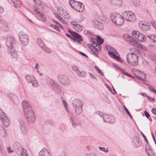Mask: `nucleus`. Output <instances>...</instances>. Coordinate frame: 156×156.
Wrapping results in <instances>:
<instances>
[{
    "label": "nucleus",
    "mask_w": 156,
    "mask_h": 156,
    "mask_svg": "<svg viewBox=\"0 0 156 156\" xmlns=\"http://www.w3.org/2000/svg\"><path fill=\"white\" fill-rule=\"evenodd\" d=\"M138 24L140 28L144 31H147L151 29V25L148 22L145 21H140Z\"/></svg>",
    "instance_id": "12"
},
{
    "label": "nucleus",
    "mask_w": 156,
    "mask_h": 156,
    "mask_svg": "<svg viewBox=\"0 0 156 156\" xmlns=\"http://www.w3.org/2000/svg\"><path fill=\"white\" fill-rule=\"evenodd\" d=\"M95 69L97 70L98 73H99L101 75L103 76V74L101 72L100 69L97 66H95Z\"/></svg>",
    "instance_id": "51"
},
{
    "label": "nucleus",
    "mask_w": 156,
    "mask_h": 156,
    "mask_svg": "<svg viewBox=\"0 0 156 156\" xmlns=\"http://www.w3.org/2000/svg\"><path fill=\"white\" fill-rule=\"evenodd\" d=\"M99 149L100 150L103 151V152L105 153H107L108 151V149L107 148H105L103 147H99Z\"/></svg>",
    "instance_id": "49"
},
{
    "label": "nucleus",
    "mask_w": 156,
    "mask_h": 156,
    "mask_svg": "<svg viewBox=\"0 0 156 156\" xmlns=\"http://www.w3.org/2000/svg\"><path fill=\"white\" fill-rule=\"evenodd\" d=\"M94 40H95L100 45L103 43L104 41L103 40L98 36H97V39L96 38L94 39Z\"/></svg>",
    "instance_id": "37"
},
{
    "label": "nucleus",
    "mask_w": 156,
    "mask_h": 156,
    "mask_svg": "<svg viewBox=\"0 0 156 156\" xmlns=\"http://www.w3.org/2000/svg\"><path fill=\"white\" fill-rule=\"evenodd\" d=\"M5 44L8 48V52L13 58L18 56V51L16 50V43L13 37H9L6 39Z\"/></svg>",
    "instance_id": "2"
},
{
    "label": "nucleus",
    "mask_w": 156,
    "mask_h": 156,
    "mask_svg": "<svg viewBox=\"0 0 156 156\" xmlns=\"http://www.w3.org/2000/svg\"><path fill=\"white\" fill-rule=\"evenodd\" d=\"M132 34L133 37L136 39L137 36L140 34V32L138 31L134 30L132 31Z\"/></svg>",
    "instance_id": "40"
},
{
    "label": "nucleus",
    "mask_w": 156,
    "mask_h": 156,
    "mask_svg": "<svg viewBox=\"0 0 156 156\" xmlns=\"http://www.w3.org/2000/svg\"><path fill=\"white\" fill-rule=\"evenodd\" d=\"M133 46L135 47L140 48L144 51H147V48L146 47L143 46L141 44L137 42V41L135 43Z\"/></svg>",
    "instance_id": "26"
},
{
    "label": "nucleus",
    "mask_w": 156,
    "mask_h": 156,
    "mask_svg": "<svg viewBox=\"0 0 156 156\" xmlns=\"http://www.w3.org/2000/svg\"><path fill=\"white\" fill-rule=\"evenodd\" d=\"M77 75L79 77H83L85 76L86 75V73L84 71L80 72L79 70L77 73Z\"/></svg>",
    "instance_id": "38"
},
{
    "label": "nucleus",
    "mask_w": 156,
    "mask_h": 156,
    "mask_svg": "<svg viewBox=\"0 0 156 156\" xmlns=\"http://www.w3.org/2000/svg\"><path fill=\"white\" fill-rule=\"evenodd\" d=\"M0 28L5 31H7L9 30V27L8 23L6 21L2 19L0 17Z\"/></svg>",
    "instance_id": "16"
},
{
    "label": "nucleus",
    "mask_w": 156,
    "mask_h": 156,
    "mask_svg": "<svg viewBox=\"0 0 156 156\" xmlns=\"http://www.w3.org/2000/svg\"><path fill=\"white\" fill-rule=\"evenodd\" d=\"M124 109H125L126 112L127 113V114L130 117V118L131 119H132V117L130 113H129V111H128L127 109L125 107V106H124Z\"/></svg>",
    "instance_id": "54"
},
{
    "label": "nucleus",
    "mask_w": 156,
    "mask_h": 156,
    "mask_svg": "<svg viewBox=\"0 0 156 156\" xmlns=\"http://www.w3.org/2000/svg\"><path fill=\"white\" fill-rule=\"evenodd\" d=\"M101 97L102 100L108 104L111 103V101L108 99V97L104 94L102 95Z\"/></svg>",
    "instance_id": "32"
},
{
    "label": "nucleus",
    "mask_w": 156,
    "mask_h": 156,
    "mask_svg": "<svg viewBox=\"0 0 156 156\" xmlns=\"http://www.w3.org/2000/svg\"><path fill=\"white\" fill-rule=\"evenodd\" d=\"M72 69L74 72H75L76 73H77L79 70H78V67L76 66H74L72 67Z\"/></svg>",
    "instance_id": "48"
},
{
    "label": "nucleus",
    "mask_w": 156,
    "mask_h": 156,
    "mask_svg": "<svg viewBox=\"0 0 156 156\" xmlns=\"http://www.w3.org/2000/svg\"><path fill=\"white\" fill-rule=\"evenodd\" d=\"M18 121L19 123L20 128L25 126L24 122L22 119H19Z\"/></svg>",
    "instance_id": "42"
},
{
    "label": "nucleus",
    "mask_w": 156,
    "mask_h": 156,
    "mask_svg": "<svg viewBox=\"0 0 156 156\" xmlns=\"http://www.w3.org/2000/svg\"><path fill=\"white\" fill-rule=\"evenodd\" d=\"M144 113L145 116L147 118H149V117L150 116V114L147 112L146 111H145L144 112Z\"/></svg>",
    "instance_id": "57"
},
{
    "label": "nucleus",
    "mask_w": 156,
    "mask_h": 156,
    "mask_svg": "<svg viewBox=\"0 0 156 156\" xmlns=\"http://www.w3.org/2000/svg\"><path fill=\"white\" fill-rule=\"evenodd\" d=\"M57 80L59 83L64 86H68L71 83V81L69 77L64 74H60L57 76Z\"/></svg>",
    "instance_id": "6"
},
{
    "label": "nucleus",
    "mask_w": 156,
    "mask_h": 156,
    "mask_svg": "<svg viewBox=\"0 0 156 156\" xmlns=\"http://www.w3.org/2000/svg\"><path fill=\"white\" fill-rule=\"evenodd\" d=\"M136 39L139 41L143 42L146 41V37L144 34L140 32V34H139L138 36H137Z\"/></svg>",
    "instance_id": "24"
},
{
    "label": "nucleus",
    "mask_w": 156,
    "mask_h": 156,
    "mask_svg": "<svg viewBox=\"0 0 156 156\" xmlns=\"http://www.w3.org/2000/svg\"><path fill=\"white\" fill-rule=\"evenodd\" d=\"M42 48L44 51L48 53H50L51 52V50L47 47L45 45L43 46V47H42Z\"/></svg>",
    "instance_id": "41"
},
{
    "label": "nucleus",
    "mask_w": 156,
    "mask_h": 156,
    "mask_svg": "<svg viewBox=\"0 0 156 156\" xmlns=\"http://www.w3.org/2000/svg\"><path fill=\"white\" fill-rule=\"evenodd\" d=\"M58 20L62 22L63 24L65 25L66 26L67 25V23L64 19H63L62 17H58Z\"/></svg>",
    "instance_id": "46"
},
{
    "label": "nucleus",
    "mask_w": 156,
    "mask_h": 156,
    "mask_svg": "<svg viewBox=\"0 0 156 156\" xmlns=\"http://www.w3.org/2000/svg\"><path fill=\"white\" fill-rule=\"evenodd\" d=\"M35 3L38 5H39L41 4V2L39 0H34Z\"/></svg>",
    "instance_id": "63"
},
{
    "label": "nucleus",
    "mask_w": 156,
    "mask_h": 156,
    "mask_svg": "<svg viewBox=\"0 0 156 156\" xmlns=\"http://www.w3.org/2000/svg\"><path fill=\"white\" fill-rule=\"evenodd\" d=\"M111 57L113 58L116 60L118 61H119V57L117 56L115 54V53H112L109 54Z\"/></svg>",
    "instance_id": "47"
},
{
    "label": "nucleus",
    "mask_w": 156,
    "mask_h": 156,
    "mask_svg": "<svg viewBox=\"0 0 156 156\" xmlns=\"http://www.w3.org/2000/svg\"><path fill=\"white\" fill-rule=\"evenodd\" d=\"M24 113L27 122L30 123H34L36 117L30 104L26 100L23 101L22 103Z\"/></svg>",
    "instance_id": "1"
},
{
    "label": "nucleus",
    "mask_w": 156,
    "mask_h": 156,
    "mask_svg": "<svg viewBox=\"0 0 156 156\" xmlns=\"http://www.w3.org/2000/svg\"><path fill=\"white\" fill-rule=\"evenodd\" d=\"M94 46H93V45L91 44V46L89 47L93 51H95V48L94 47Z\"/></svg>",
    "instance_id": "60"
},
{
    "label": "nucleus",
    "mask_w": 156,
    "mask_h": 156,
    "mask_svg": "<svg viewBox=\"0 0 156 156\" xmlns=\"http://www.w3.org/2000/svg\"><path fill=\"white\" fill-rule=\"evenodd\" d=\"M34 12L37 16H38L39 15H40V14L41 13L40 12L38 11L36 9L34 10Z\"/></svg>",
    "instance_id": "52"
},
{
    "label": "nucleus",
    "mask_w": 156,
    "mask_h": 156,
    "mask_svg": "<svg viewBox=\"0 0 156 156\" xmlns=\"http://www.w3.org/2000/svg\"><path fill=\"white\" fill-rule=\"evenodd\" d=\"M133 142L135 143V146L136 147H140L141 145V143L139 141V139L138 137L134 138L133 140Z\"/></svg>",
    "instance_id": "27"
},
{
    "label": "nucleus",
    "mask_w": 156,
    "mask_h": 156,
    "mask_svg": "<svg viewBox=\"0 0 156 156\" xmlns=\"http://www.w3.org/2000/svg\"><path fill=\"white\" fill-rule=\"evenodd\" d=\"M133 142L135 143V146L136 147H140L141 145V143L139 141V139L138 137L134 138L133 140Z\"/></svg>",
    "instance_id": "28"
},
{
    "label": "nucleus",
    "mask_w": 156,
    "mask_h": 156,
    "mask_svg": "<svg viewBox=\"0 0 156 156\" xmlns=\"http://www.w3.org/2000/svg\"><path fill=\"white\" fill-rule=\"evenodd\" d=\"M93 24L94 25L95 28L99 30H102L104 27L101 21H99L97 20H94L92 21Z\"/></svg>",
    "instance_id": "18"
},
{
    "label": "nucleus",
    "mask_w": 156,
    "mask_h": 156,
    "mask_svg": "<svg viewBox=\"0 0 156 156\" xmlns=\"http://www.w3.org/2000/svg\"><path fill=\"white\" fill-rule=\"evenodd\" d=\"M89 75L92 78L95 79V80H97V78L95 77V76L93 74H92L91 73H89Z\"/></svg>",
    "instance_id": "64"
},
{
    "label": "nucleus",
    "mask_w": 156,
    "mask_h": 156,
    "mask_svg": "<svg viewBox=\"0 0 156 156\" xmlns=\"http://www.w3.org/2000/svg\"><path fill=\"white\" fill-rule=\"evenodd\" d=\"M73 37L74 38H72V40L80 44H81V42L83 40L82 36L76 32H74Z\"/></svg>",
    "instance_id": "17"
},
{
    "label": "nucleus",
    "mask_w": 156,
    "mask_h": 156,
    "mask_svg": "<svg viewBox=\"0 0 156 156\" xmlns=\"http://www.w3.org/2000/svg\"><path fill=\"white\" fill-rule=\"evenodd\" d=\"M53 85L52 86H51L53 90H55L57 89L58 86H57V85L54 83L53 84Z\"/></svg>",
    "instance_id": "55"
},
{
    "label": "nucleus",
    "mask_w": 156,
    "mask_h": 156,
    "mask_svg": "<svg viewBox=\"0 0 156 156\" xmlns=\"http://www.w3.org/2000/svg\"><path fill=\"white\" fill-rule=\"evenodd\" d=\"M20 129L21 130L22 133L23 134L25 135L27 133V128L25 125L24 126L20 127Z\"/></svg>",
    "instance_id": "39"
},
{
    "label": "nucleus",
    "mask_w": 156,
    "mask_h": 156,
    "mask_svg": "<svg viewBox=\"0 0 156 156\" xmlns=\"http://www.w3.org/2000/svg\"><path fill=\"white\" fill-rule=\"evenodd\" d=\"M140 75H138V79L142 81H144L146 79L145 75L143 72H140Z\"/></svg>",
    "instance_id": "33"
},
{
    "label": "nucleus",
    "mask_w": 156,
    "mask_h": 156,
    "mask_svg": "<svg viewBox=\"0 0 156 156\" xmlns=\"http://www.w3.org/2000/svg\"><path fill=\"white\" fill-rule=\"evenodd\" d=\"M103 119L105 122L113 123L115 122V117L110 115L104 114Z\"/></svg>",
    "instance_id": "13"
},
{
    "label": "nucleus",
    "mask_w": 156,
    "mask_h": 156,
    "mask_svg": "<svg viewBox=\"0 0 156 156\" xmlns=\"http://www.w3.org/2000/svg\"><path fill=\"white\" fill-rule=\"evenodd\" d=\"M0 135L3 138H5L7 136L6 131L3 127L0 125Z\"/></svg>",
    "instance_id": "25"
},
{
    "label": "nucleus",
    "mask_w": 156,
    "mask_h": 156,
    "mask_svg": "<svg viewBox=\"0 0 156 156\" xmlns=\"http://www.w3.org/2000/svg\"><path fill=\"white\" fill-rule=\"evenodd\" d=\"M109 1L112 4L114 5L119 4L122 2V0H109Z\"/></svg>",
    "instance_id": "31"
},
{
    "label": "nucleus",
    "mask_w": 156,
    "mask_h": 156,
    "mask_svg": "<svg viewBox=\"0 0 156 156\" xmlns=\"http://www.w3.org/2000/svg\"><path fill=\"white\" fill-rule=\"evenodd\" d=\"M109 49H110V50L108 52L109 54L115 53L116 51V50L112 47H109Z\"/></svg>",
    "instance_id": "45"
},
{
    "label": "nucleus",
    "mask_w": 156,
    "mask_h": 156,
    "mask_svg": "<svg viewBox=\"0 0 156 156\" xmlns=\"http://www.w3.org/2000/svg\"><path fill=\"white\" fill-rule=\"evenodd\" d=\"M83 102L79 99H75L73 102V106L75 109V113L77 115H80L83 112Z\"/></svg>",
    "instance_id": "3"
},
{
    "label": "nucleus",
    "mask_w": 156,
    "mask_h": 156,
    "mask_svg": "<svg viewBox=\"0 0 156 156\" xmlns=\"http://www.w3.org/2000/svg\"><path fill=\"white\" fill-rule=\"evenodd\" d=\"M69 119L72 126L73 127H75L80 124V122L72 117H70Z\"/></svg>",
    "instance_id": "20"
},
{
    "label": "nucleus",
    "mask_w": 156,
    "mask_h": 156,
    "mask_svg": "<svg viewBox=\"0 0 156 156\" xmlns=\"http://www.w3.org/2000/svg\"><path fill=\"white\" fill-rule=\"evenodd\" d=\"M57 11L59 14L64 17L65 18L68 19L69 18V16L68 14V13H67L62 8H58Z\"/></svg>",
    "instance_id": "21"
},
{
    "label": "nucleus",
    "mask_w": 156,
    "mask_h": 156,
    "mask_svg": "<svg viewBox=\"0 0 156 156\" xmlns=\"http://www.w3.org/2000/svg\"><path fill=\"white\" fill-rule=\"evenodd\" d=\"M91 42V44L94 46V47L96 48L95 49V51H93L92 52L93 54L96 55L97 57H98V54L99 53V51H100L101 48V45L99 44V43L97 42L95 40H94V39L93 38H92L90 40Z\"/></svg>",
    "instance_id": "10"
},
{
    "label": "nucleus",
    "mask_w": 156,
    "mask_h": 156,
    "mask_svg": "<svg viewBox=\"0 0 156 156\" xmlns=\"http://www.w3.org/2000/svg\"><path fill=\"white\" fill-rule=\"evenodd\" d=\"M151 112L152 113L156 115V108H153L151 109Z\"/></svg>",
    "instance_id": "61"
},
{
    "label": "nucleus",
    "mask_w": 156,
    "mask_h": 156,
    "mask_svg": "<svg viewBox=\"0 0 156 156\" xmlns=\"http://www.w3.org/2000/svg\"><path fill=\"white\" fill-rule=\"evenodd\" d=\"M123 17L127 21H133L135 20V15L131 12L125 11L122 14Z\"/></svg>",
    "instance_id": "8"
},
{
    "label": "nucleus",
    "mask_w": 156,
    "mask_h": 156,
    "mask_svg": "<svg viewBox=\"0 0 156 156\" xmlns=\"http://www.w3.org/2000/svg\"><path fill=\"white\" fill-rule=\"evenodd\" d=\"M46 82L48 84L51 86H52L54 83V80L50 78H48L46 79Z\"/></svg>",
    "instance_id": "34"
},
{
    "label": "nucleus",
    "mask_w": 156,
    "mask_h": 156,
    "mask_svg": "<svg viewBox=\"0 0 156 156\" xmlns=\"http://www.w3.org/2000/svg\"><path fill=\"white\" fill-rule=\"evenodd\" d=\"M96 114L98 115H99L100 117H102L103 119V116H104V115L103 113L101 112H100L99 111H98L96 112Z\"/></svg>",
    "instance_id": "50"
},
{
    "label": "nucleus",
    "mask_w": 156,
    "mask_h": 156,
    "mask_svg": "<svg viewBox=\"0 0 156 156\" xmlns=\"http://www.w3.org/2000/svg\"><path fill=\"white\" fill-rule=\"evenodd\" d=\"M77 2L74 0H70L69 1V4L71 7L73 9L75 5L77 3Z\"/></svg>",
    "instance_id": "35"
},
{
    "label": "nucleus",
    "mask_w": 156,
    "mask_h": 156,
    "mask_svg": "<svg viewBox=\"0 0 156 156\" xmlns=\"http://www.w3.org/2000/svg\"><path fill=\"white\" fill-rule=\"evenodd\" d=\"M50 153L48 150L44 147L39 152L38 156H50Z\"/></svg>",
    "instance_id": "19"
},
{
    "label": "nucleus",
    "mask_w": 156,
    "mask_h": 156,
    "mask_svg": "<svg viewBox=\"0 0 156 156\" xmlns=\"http://www.w3.org/2000/svg\"><path fill=\"white\" fill-rule=\"evenodd\" d=\"M149 89L151 91L153 92V93L156 94V89L154 88L153 87H149Z\"/></svg>",
    "instance_id": "53"
},
{
    "label": "nucleus",
    "mask_w": 156,
    "mask_h": 156,
    "mask_svg": "<svg viewBox=\"0 0 156 156\" xmlns=\"http://www.w3.org/2000/svg\"><path fill=\"white\" fill-rule=\"evenodd\" d=\"M70 24L72 25H73V27H74L76 25H77L78 24L75 21H72L70 22Z\"/></svg>",
    "instance_id": "56"
},
{
    "label": "nucleus",
    "mask_w": 156,
    "mask_h": 156,
    "mask_svg": "<svg viewBox=\"0 0 156 156\" xmlns=\"http://www.w3.org/2000/svg\"><path fill=\"white\" fill-rule=\"evenodd\" d=\"M25 79L28 83H31L33 87H37L38 86L37 81L34 76L27 75L25 76Z\"/></svg>",
    "instance_id": "9"
},
{
    "label": "nucleus",
    "mask_w": 156,
    "mask_h": 156,
    "mask_svg": "<svg viewBox=\"0 0 156 156\" xmlns=\"http://www.w3.org/2000/svg\"><path fill=\"white\" fill-rule=\"evenodd\" d=\"M73 9L78 12H82L84 10V5L81 2H78L75 5Z\"/></svg>",
    "instance_id": "14"
},
{
    "label": "nucleus",
    "mask_w": 156,
    "mask_h": 156,
    "mask_svg": "<svg viewBox=\"0 0 156 156\" xmlns=\"http://www.w3.org/2000/svg\"><path fill=\"white\" fill-rule=\"evenodd\" d=\"M19 37L20 41L23 46H25L28 45L29 40L27 34L21 31L19 33Z\"/></svg>",
    "instance_id": "7"
},
{
    "label": "nucleus",
    "mask_w": 156,
    "mask_h": 156,
    "mask_svg": "<svg viewBox=\"0 0 156 156\" xmlns=\"http://www.w3.org/2000/svg\"><path fill=\"white\" fill-rule=\"evenodd\" d=\"M153 151H152L150 152L148 151V152H147V154L149 156H154V154Z\"/></svg>",
    "instance_id": "58"
},
{
    "label": "nucleus",
    "mask_w": 156,
    "mask_h": 156,
    "mask_svg": "<svg viewBox=\"0 0 156 156\" xmlns=\"http://www.w3.org/2000/svg\"><path fill=\"white\" fill-rule=\"evenodd\" d=\"M138 56L133 53H129L126 56L127 62L131 65L135 66L138 65Z\"/></svg>",
    "instance_id": "4"
},
{
    "label": "nucleus",
    "mask_w": 156,
    "mask_h": 156,
    "mask_svg": "<svg viewBox=\"0 0 156 156\" xmlns=\"http://www.w3.org/2000/svg\"><path fill=\"white\" fill-rule=\"evenodd\" d=\"M147 37L152 41L153 43L156 44V35L151 34L147 36Z\"/></svg>",
    "instance_id": "30"
},
{
    "label": "nucleus",
    "mask_w": 156,
    "mask_h": 156,
    "mask_svg": "<svg viewBox=\"0 0 156 156\" xmlns=\"http://www.w3.org/2000/svg\"><path fill=\"white\" fill-rule=\"evenodd\" d=\"M43 22H45L46 21V19L45 16L41 13L40 14V15H39L38 16Z\"/></svg>",
    "instance_id": "43"
},
{
    "label": "nucleus",
    "mask_w": 156,
    "mask_h": 156,
    "mask_svg": "<svg viewBox=\"0 0 156 156\" xmlns=\"http://www.w3.org/2000/svg\"><path fill=\"white\" fill-rule=\"evenodd\" d=\"M19 151V153H16L18 156H29L27 150L23 147Z\"/></svg>",
    "instance_id": "23"
},
{
    "label": "nucleus",
    "mask_w": 156,
    "mask_h": 156,
    "mask_svg": "<svg viewBox=\"0 0 156 156\" xmlns=\"http://www.w3.org/2000/svg\"><path fill=\"white\" fill-rule=\"evenodd\" d=\"M13 147L16 153H19V151L23 148L20 144L18 142H16L14 144Z\"/></svg>",
    "instance_id": "22"
},
{
    "label": "nucleus",
    "mask_w": 156,
    "mask_h": 156,
    "mask_svg": "<svg viewBox=\"0 0 156 156\" xmlns=\"http://www.w3.org/2000/svg\"><path fill=\"white\" fill-rule=\"evenodd\" d=\"M113 22L118 26H121L124 22V19L123 16H121L118 13L112 14L110 16Z\"/></svg>",
    "instance_id": "5"
},
{
    "label": "nucleus",
    "mask_w": 156,
    "mask_h": 156,
    "mask_svg": "<svg viewBox=\"0 0 156 156\" xmlns=\"http://www.w3.org/2000/svg\"><path fill=\"white\" fill-rule=\"evenodd\" d=\"M63 105L65 107H67L68 104H67V102L66 101L63 100Z\"/></svg>",
    "instance_id": "62"
},
{
    "label": "nucleus",
    "mask_w": 156,
    "mask_h": 156,
    "mask_svg": "<svg viewBox=\"0 0 156 156\" xmlns=\"http://www.w3.org/2000/svg\"><path fill=\"white\" fill-rule=\"evenodd\" d=\"M73 28L75 30L77 31L78 32H80L81 31L83 30V27L82 26L80 25L77 24Z\"/></svg>",
    "instance_id": "29"
},
{
    "label": "nucleus",
    "mask_w": 156,
    "mask_h": 156,
    "mask_svg": "<svg viewBox=\"0 0 156 156\" xmlns=\"http://www.w3.org/2000/svg\"><path fill=\"white\" fill-rule=\"evenodd\" d=\"M0 118L3 124L6 127L9 125V121L5 114L2 110L0 111Z\"/></svg>",
    "instance_id": "11"
},
{
    "label": "nucleus",
    "mask_w": 156,
    "mask_h": 156,
    "mask_svg": "<svg viewBox=\"0 0 156 156\" xmlns=\"http://www.w3.org/2000/svg\"><path fill=\"white\" fill-rule=\"evenodd\" d=\"M145 149L146 152L147 153L148 151H152V148L148 145L146 144Z\"/></svg>",
    "instance_id": "44"
},
{
    "label": "nucleus",
    "mask_w": 156,
    "mask_h": 156,
    "mask_svg": "<svg viewBox=\"0 0 156 156\" xmlns=\"http://www.w3.org/2000/svg\"><path fill=\"white\" fill-rule=\"evenodd\" d=\"M123 38L128 43H130L131 45H133L136 41L133 39L131 36L127 34H125L123 35Z\"/></svg>",
    "instance_id": "15"
},
{
    "label": "nucleus",
    "mask_w": 156,
    "mask_h": 156,
    "mask_svg": "<svg viewBox=\"0 0 156 156\" xmlns=\"http://www.w3.org/2000/svg\"><path fill=\"white\" fill-rule=\"evenodd\" d=\"M147 98L149 101L151 102L154 101L155 99L154 98L150 97L148 96H147Z\"/></svg>",
    "instance_id": "59"
},
{
    "label": "nucleus",
    "mask_w": 156,
    "mask_h": 156,
    "mask_svg": "<svg viewBox=\"0 0 156 156\" xmlns=\"http://www.w3.org/2000/svg\"><path fill=\"white\" fill-rule=\"evenodd\" d=\"M36 41L38 44L40 46L41 48L43 47V46L44 45V43L42 41L40 38H37L36 39Z\"/></svg>",
    "instance_id": "36"
}]
</instances>
